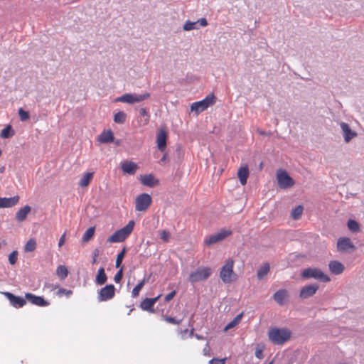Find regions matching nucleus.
<instances>
[{
  "instance_id": "1",
  "label": "nucleus",
  "mask_w": 364,
  "mask_h": 364,
  "mask_svg": "<svg viewBox=\"0 0 364 364\" xmlns=\"http://www.w3.org/2000/svg\"><path fill=\"white\" fill-rule=\"evenodd\" d=\"M291 332L285 328H272L269 330V339L274 345H282L291 337Z\"/></svg>"
},
{
  "instance_id": "2",
  "label": "nucleus",
  "mask_w": 364,
  "mask_h": 364,
  "mask_svg": "<svg viewBox=\"0 0 364 364\" xmlns=\"http://www.w3.org/2000/svg\"><path fill=\"white\" fill-rule=\"evenodd\" d=\"M134 225V220H129L124 227L115 231L109 236L107 239V242L109 243H117L124 241L133 231Z\"/></svg>"
},
{
  "instance_id": "3",
  "label": "nucleus",
  "mask_w": 364,
  "mask_h": 364,
  "mask_svg": "<svg viewBox=\"0 0 364 364\" xmlns=\"http://www.w3.org/2000/svg\"><path fill=\"white\" fill-rule=\"evenodd\" d=\"M301 276L304 279H314L321 282H328L331 280L330 277L323 273L319 268L308 267L304 269Z\"/></svg>"
},
{
  "instance_id": "4",
  "label": "nucleus",
  "mask_w": 364,
  "mask_h": 364,
  "mask_svg": "<svg viewBox=\"0 0 364 364\" xmlns=\"http://www.w3.org/2000/svg\"><path fill=\"white\" fill-rule=\"evenodd\" d=\"M150 97L149 92H144L142 94L136 93H125L118 97L114 101L117 102H123L129 105L141 102Z\"/></svg>"
},
{
  "instance_id": "5",
  "label": "nucleus",
  "mask_w": 364,
  "mask_h": 364,
  "mask_svg": "<svg viewBox=\"0 0 364 364\" xmlns=\"http://www.w3.org/2000/svg\"><path fill=\"white\" fill-rule=\"evenodd\" d=\"M215 97L214 94L208 95L203 100L192 103L191 109L196 114L205 110L209 106L214 105Z\"/></svg>"
},
{
  "instance_id": "6",
  "label": "nucleus",
  "mask_w": 364,
  "mask_h": 364,
  "mask_svg": "<svg viewBox=\"0 0 364 364\" xmlns=\"http://www.w3.org/2000/svg\"><path fill=\"white\" fill-rule=\"evenodd\" d=\"M212 270L210 267H198L189 274L188 280L192 284L204 281L210 276Z\"/></svg>"
},
{
  "instance_id": "7",
  "label": "nucleus",
  "mask_w": 364,
  "mask_h": 364,
  "mask_svg": "<svg viewBox=\"0 0 364 364\" xmlns=\"http://www.w3.org/2000/svg\"><path fill=\"white\" fill-rule=\"evenodd\" d=\"M234 262L232 259L228 260L225 264L221 267L220 272V277L221 280L228 284L233 281L232 277L235 276L233 272Z\"/></svg>"
},
{
  "instance_id": "8",
  "label": "nucleus",
  "mask_w": 364,
  "mask_h": 364,
  "mask_svg": "<svg viewBox=\"0 0 364 364\" xmlns=\"http://www.w3.org/2000/svg\"><path fill=\"white\" fill-rule=\"evenodd\" d=\"M232 232L230 230L227 229H221L218 232L212 234L207 237H205L204 240V243L208 246L215 244L218 242H220L225 239L227 237L232 235Z\"/></svg>"
},
{
  "instance_id": "9",
  "label": "nucleus",
  "mask_w": 364,
  "mask_h": 364,
  "mask_svg": "<svg viewBox=\"0 0 364 364\" xmlns=\"http://www.w3.org/2000/svg\"><path fill=\"white\" fill-rule=\"evenodd\" d=\"M152 199L149 194L141 193L139 195L135 201L136 211H146L151 203Z\"/></svg>"
},
{
  "instance_id": "10",
  "label": "nucleus",
  "mask_w": 364,
  "mask_h": 364,
  "mask_svg": "<svg viewBox=\"0 0 364 364\" xmlns=\"http://www.w3.org/2000/svg\"><path fill=\"white\" fill-rule=\"evenodd\" d=\"M278 185L280 188L286 189L291 187L294 184V179L288 174L286 171L279 170L277 174Z\"/></svg>"
},
{
  "instance_id": "11",
  "label": "nucleus",
  "mask_w": 364,
  "mask_h": 364,
  "mask_svg": "<svg viewBox=\"0 0 364 364\" xmlns=\"http://www.w3.org/2000/svg\"><path fill=\"white\" fill-rule=\"evenodd\" d=\"M115 287L113 284H107L98 291L97 299L99 301H106L114 296Z\"/></svg>"
},
{
  "instance_id": "12",
  "label": "nucleus",
  "mask_w": 364,
  "mask_h": 364,
  "mask_svg": "<svg viewBox=\"0 0 364 364\" xmlns=\"http://www.w3.org/2000/svg\"><path fill=\"white\" fill-rule=\"evenodd\" d=\"M3 294L6 297L11 305L14 308H21L26 304V297L23 298L20 296H16L14 294L8 291L3 292Z\"/></svg>"
},
{
  "instance_id": "13",
  "label": "nucleus",
  "mask_w": 364,
  "mask_h": 364,
  "mask_svg": "<svg viewBox=\"0 0 364 364\" xmlns=\"http://www.w3.org/2000/svg\"><path fill=\"white\" fill-rule=\"evenodd\" d=\"M25 297L26 301L38 306L45 307L50 304L43 296H36L32 293H26Z\"/></svg>"
},
{
  "instance_id": "14",
  "label": "nucleus",
  "mask_w": 364,
  "mask_h": 364,
  "mask_svg": "<svg viewBox=\"0 0 364 364\" xmlns=\"http://www.w3.org/2000/svg\"><path fill=\"white\" fill-rule=\"evenodd\" d=\"M319 287L316 284H309L301 288L299 296L301 299H307L316 294Z\"/></svg>"
},
{
  "instance_id": "15",
  "label": "nucleus",
  "mask_w": 364,
  "mask_h": 364,
  "mask_svg": "<svg viewBox=\"0 0 364 364\" xmlns=\"http://www.w3.org/2000/svg\"><path fill=\"white\" fill-rule=\"evenodd\" d=\"M167 132L164 129H160L156 135L157 147L160 151L164 152L166 148Z\"/></svg>"
},
{
  "instance_id": "16",
  "label": "nucleus",
  "mask_w": 364,
  "mask_h": 364,
  "mask_svg": "<svg viewBox=\"0 0 364 364\" xmlns=\"http://www.w3.org/2000/svg\"><path fill=\"white\" fill-rule=\"evenodd\" d=\"M340 127L343 132L345 142L348 143L352 139L357 136V133L350 129L348 124L341 122Z\"/></svg>"
},
{
  "instance_id": "17",
  "label": "nucleus",
  "mask_w": 364,
  "mask_h": 364,
  "mask_svg": "<svg viewBox=\"0 0 364 364\" xmlns=\"http://www.w3.org/2000/svg\"><path fill=\"white\" fill-rule=\"evenodd\" d=\"M337 248L340 252H346L348 249H351L352 250H355V246L353 244L350 238L340 237L338 240Z\"/></svg>"
},
{
  "instance_id": "18",
  "label": "nucleus",
  "mask_w": 364,
  "mask_h": 364,
  "mask_svg": "<svg viewBox=\"0 0 364 364\" xmlns=\"http://www.w3.org/2000/svg\"><path fill=\"white\" fill-rule=\"evenodd\" d=\"M160 296L154 298H146L144 299L140 304V307L144 310L150 313H154V305L158 301Z\"/></svg>"
},
{
  "instance_id": "19",
  "label": "nucleus",
  "mask_w": 364,
  "mask_h": 364,
  "mask_svg": "<svg viewBox=\"0 0 364 364\" xmlns=\"http://www.w3.org/2000/svg\"><path fill=\"white\" fill-rule=\"evenodd\" d=\"M19 196H14L10 198L0 197V208H11L19 202Z\"/></svg>"
},
{
  "instance_id": "20",
  "label": "nucleus",
  "mask_w": 364,
  "mask_h": 364,
  "mask_svg": "<svg viewBox=\"0 0 364 364\" xmlns=\"http://www.w3.org/2000/svg\"><path fill=\"white\" fill-rule=\"evenodd\" d=\"M121 168L123 172L129 175H133L137 170L138 166L134 162L124 161L121 163Z\"/></svg>"
},
{
  "instance_id": "21",
  "label": "nucleus",
  "mask_w": 364,
  "mask_h": 364,
  "mask_svg": "<svg viewBox=\"0 0 364 364\" xmlns=\"http://www.w3.org/2000/svg\"><path fill=\"white\" fill-rule=\"evenodd\" d=\"M287 298L288 292L284 289L277 291L273 295L274 300L280 306H283L285 304Z\"/></svg>"
},
{
  "instance_id": "22",
  "label": "nucleus",
  "mask_w": 364,
  "mask_h": 364,
  "mask_svg": "<svg viewBox=\"0 0 364 364\" xmlns=\"http://www.w3.org/2000/svg\"><path fill=\"white\" fill-rule=\"evenodd\" d=\"M328 268L331 272L336 275L341 274L344 270L343 264L337 260L331 261L328 264Z\"/></svg>"
},
{
  "instance_id": "23",
  "label": "nucleus",
  "mask_w": 364,
  "mask_h": 364,
  "mask_svg": "<svg viewBox=\"0 0 364 364\" xmlns=\"http://www.w3.org/2000/svg\"><path fill=\"white\" fill-rule=\"evenodd\" d=\"M113 132L110 130H104L99 136L98 141L102 144H108L114 141Z\"/></svg>"
},
{
  "instance_id": "24",
  "label": "nucleus",
  "mask_w": 364,
  "mask_h": 364,
  "mask_svg": "<svg viewBox=\"0 0 364 364\" xmlns=\"http://www.w3.org/2000/svg\"><path fill=\"white\" fill-rule=\"evenodd\" d=\"M141 182L144 186L152 188L159 183V180L152 174H146L141 176Z\"/></svg>"
},
{
  "instance_id": "25",
  "label": "nucleus",
  "mask_w": 364,
  "mask_h": 364,
  "mask_svg": "<svg viewBox=\"0 0 364 364\" xmlns=\"http://www.w3.org/2000/svg\"><path fill=\"white\" fill-rule=\"evenodd\" d=\"M31 207L28 205H25L23 208H21L16 213V219L18 222H23L26 220L27 215L31 211Z\"/></svg>"
},
{
  "instance_id": "26",
  "label": "nucleus",
  "mask_w": 364,
  "mask_h": 364,
  "mask_svg": "<svg viewBox=\"0 0 364 364\" xmlns=\"http://www.w3.org/2000/svg\"><path fill=\"white\" fill-rule=\"evenodd\" d=\"M107 280V276L105 274L104 267H100L95 277V284L97 285H103L106 283Z\"/></svg>"
},
{
  "instance_id": "27",
  "label": "nucleus",
  "mask_w": 364,
  "mask_h": 364,
  "mask_svg": "<svg viewBox=\"0 0 364 364\" xmlns=\"http://www.w3.org/2000/svg\"><path fill=\"white\" fill-rule=\"evenodd\" d=\"M238 178L240 179V182L242 185H245L247 183V179L249 176V170L247 166L240 167L238 170Z\"/></svg>"
},
{
  "instance_id": "28",
  "label": "nucleus",
  "mask_w": 364,
  "mask_h": 364,
  "mask_svg": "<svg viewBox=\"0 0 364 364\" xmlns=\"http://www.w3.org/2000/svg\"><path fill=\"white\" fill-rule=\"evenodd\" d=\"M269 264L267 262L263 263L257 271L258 279H262L269 272Z\"/></svg>"
},
{
  "instance_id": "29",
  "label": "nucleus",
  "mask_w": 364,
  "mask_h": 364,
  "mask_svg": "<svg viewBox=\"0 0 364 364\" xmlns=\"http://www.w3.org/2000/svg\"><path fill=\"white\" fill-rule=\"evenodd\" d=\"M347 226L349 230L353 233H356L360 231L359 223L353 219L348 220Z\"/></svg>"
},
{
  "instance_id": "30",
  "label": "nucleus",
  "mask_w": 364,
  "mask_h": 364,
  "mask_svg": "<svg viewBox=\"0 0 364 364\" xmlns=\"http://www.w3.org/2000/svg\"><path fill=\"white\" fill-rule=\"evenodd\" d=\"M56 274L60 280H64L68 274V270L64 265H59L56 269Z\"/></svg>"
},
{
  "instance_id": "31",
  "label": "nucleus",
  "mask_w": 364,
  "mask_h": 364,
  "mask_svg": "<svg viewBox=\"0 0 364 364\" xmlns=\"http://www.w3.org/2000/svg\"><path fill=\"white\" fill-rule=\"evenodd\" d=\"M304 210V208L302 205H299L296 206L291 213V216L294 220H298L301 218L302 213Z\"/></svg>"
},
{
  "instance_id": "32",
  "label": "nucleus",
  "mask_w": 364,
  "mask_h": 364,
  "mask_svg": "<svg viewBox=\"0 0 364 364\" xmlns=\"http://www.w3.org/2000/svg\"><path fill=\"white\" fill-rule=\"evenodd\" d=\"M92 176H93V173H86L83 176L82 178L80 179V182H79V185L81 186V187H86L89 185L92 178Z\"/></svg>"
},
{
  "instance_id": "33",
  "label": "nucleus",
  "mask_w": 364,
  "mask_h": 364,
  "mask_svg": "<svg viewBox=\"0 0 364 364\" xmlns=\"http://www.w3.org/2000/svg\"><path fill=\"white\" fill-rule=\"evenodd\" d=\"M127 114L123 111L117 112L114 116V122L117 124H123L126 121Z\"/></svg>"
},
{
  "instance_id": "34",
  "label": "nucleus",
  "mask_w": 364,
  "mask_h": 364,
  "mask_svg": "<svg viewBox=\"0 0 364 364\" xmlns=\"http://www.w3.org/2000/svg\"><path fill=\"white\" fill-rule=\"evenodd\" d=\"M14 135V132L11 125H7L1 130V137L8 139Z\"/></svg>"
},
{
  "instance_id": "35",
  "label": "nucleus",
  "mask_w": 364,
  "mask_h": 364,
  "mask_svg": "<svg viewBox=\"0 0 364 364\" xmlns=\"http://www.w3.org/2000/svg\"><path fill=\"white\" fill-rule=\"evenodd\" d=\"M95 230V227L89 228L82 235V241L85 242H88L94 236Z\"/></svg>"
},
{
  "instance_id": "36",
  "label": "nucleus",
  "mask_w": 364,
  "mask_h": 364,
  "mask_svg": "<svg viewBox=\"0 0 364 364\" xmlns=\"http://www.w3.org/2000/svg\"><path fill=\"white\" fill-rule=\"evenodd\" d=\"M184 31H191L194 29H199V26L196 21L192 22L191 21H186L183 26Z\"/></svg>"
},
{
  "instance_id": "37",
  "label": "nucleus",
  "mask_w": 364,
  "mask_h": 364,
  "mask_svg": "<svg viewBox=\"0 0 364 364\" xmlns=\"http://www.w3.org/2000/svg\"><path fill=\"white\" fill-rule=\"evenodd\" d=\"M126 252H127V248H126V247H124L123 249L122 250V251L120 252H119L118 255H117L116 262H115L116 268L120 267L122 260L125 256Z\"/></svg>"
},
{
  "instance_id": "38",
  "label": "nucleus",
  "mask_w": 364,
  "mask_h": 364,
  "mask_svg": "<svg viewBox=\"0 0 364 364\" xmlns=\"http://www.w3.org/2000/svg\"><path fill=\"white\" fill-rule=\"evenodd\" d=\"M36 247V242L34 239H30L24 247V251L26 252H33Z\"/></svg>"
},
{
  "instance_id": "39",
  "label": "nucleus",
  "mask_w": 364,
  "mask_h": 364,
  "mask_svg": "<svg viewBox=\"0 0 364 364\" xmlns=\"http://www.w3.org/2000/svg\"><path fill=\"white\" fill-rule=\"evenodd\" d=\"M146 279L144 278L133 289L132 291V297H136L139 295V291L144 287Z\"/></svg>"
},
{
  "instance_id": "40",
  "label": "nucleus",
  "mask_w": 364,
  "mask_h": 364,
  "mask_svg": "<svg viewBox=\"0 0 364 364\" xmlns=\"http://www.w3.org/2000/svg\"><path fill=\"white\" fill-rule=\"evenodd\" d=\"M242 317V314H238L232 321H231L225 328V330L232 328L239 323Z\"/></svg>"
},
{
  "instance_id": "41",
  "label": "nucleus",
  "mask_w": 364,
  "mask_h": 364,
  "mask_svg": "<svg viewBox=\"0 0 364 364\" xmlns=\"http://www.w3.org/2000/svg\"><path fill=\"white\" fill-rule=\"evenodd\" d=\"M18 259V252L16 250H14L9 255V262L11 265H14L16 263Z\"/></svg>"
},
{
  "instance_id": "42",
  "label": "nucleus",
  "mask_w": 364,
  "mask_h": 364,
  "mask_svg": "<svg viewBox=\"0 0 364 364\" xmlns=\"http://www.w3.org/2000/svg\"><path fill=\"white\" fill-rule=\"evenodd\" d=\"M18 115L21 121L24 122L29 119V113L23 108L18 109Z\"/></svg>"
},
{
  "instance_id": "43",
  "label": "nucleus",
  "mask_w": 364,
  "mask_h": 364,
  "mask_svg": "<svg viewBox=\"0 0 364 364\" xmlns=\"http://www.w3.org/2000/svg\"><path fill=\"white\" fill-rule=\"evenodd\" d=\"M123 277V268L121 267L114 277V281L115 283H119Z\"/></svg>"
},
{
  "instance_id": "44",
  "label": "nucleus",
  "mask_w": 364,
  "mask_h": 364,
  "mask_svg": "<svg viewBox=\"0 0 364 364\" xmlns=\"http://www.w3.org/2000/svg\"><path fill=\"white\" fill-rule=\"evenodd\" d=\"M139 115H140V117H145L146 122H148L149 120L150 115H149V113L148 110L146 109V108H144V107L141 108L139 109Z\"/></svg>"
},
{
  "instance_id": "45",
  "label": "nucleus",
  "mask_w": 364,
  "mask_h": 364,
  "mask_svg": "<svg viewBox=\"0 0 364 364\" xmlns=\"http://www.w3.org/2000/svg\"><path fill=\"white\" fill-rule=\"evenodd\" d=\"M160 238L164 242H168L169 240V238H170V232L166 230H162L160 232Z\"/></svg>"
},
{
  "instance_id": "46",
  "label": "nucleus",
  "mask_w": 364,
  "mask_h": 364,
  "mask_svg": "<svg viewBox=\"0 0 364 364\" xmlns=\"http://www.w3.org/2000/svg\"><path fill=\"white\" fill-rule=\"evenodd\" d=\"M73 291L71 290H68L64 288H60L58 291L57 294L58 296H62L63 294H65L67 296H70L72 294Z\"/></svg>"
},
{
  "instance_id": "47",
  "label": "nucleus",
  "mask_w": 364,
  "mask_h": 364,
  "mask_svg": "<svg viewBox=\"0 0 364 364\" xmlns=\"http://www.w3.org/2000/svg\"><path fill=\"white\" fill-rule=\"evenodd\" d=\"M99 255H100V250L97 248L95 249L92 252V262H91V263L92 264L97 263V257H99Z\"/></svg>"
},
{
  "instance_id": "48",
  "label": "nucleus",
  "mask_w": 364,
  "mask_h": 364,
  "mask_svg": "<svg viewBox=\"0 0 364 364\" xmlns=\"http://www.w3.org/2000/svg\"><path fill=\"white\" fill-rule=\"evenodd\" d=\"M165 320L170 323L176 324V325L179 324L181 321V320H178V319L176 318L175 317H171V316H166L165 318Z\"/></svg>"
},
{
  "instance_id": "49",
  "label": "nucleus",
  "mask_w": 364,
  "mask_h": 364,
  "mask_svg": "<svg viewBox=\"0 0 364 364\" xmlns=\"http://www.w3.org/2000/svg\"><path fill=\"white\" fill-rule=\"evenodd\" d=\"M225 358L223 359H218V358H213L209 361V364H225Z\"/></svg>"
},
{
  "instance_id": "50",
  "label": "nucleus",
  "mask_w": 364,
  "mask_h": 364,
  "mask_svg": "<svg viewBox=\"0 0 364 364\" xmlns=\"http://www.w3.org/2000/svg\"><path fill=\"white\" fill-rule=\"evenodd\" d=\"M176 294V291L175 290L171 291L169 294L166 295V296L164 297V301L166 302L171 301L174 297Z\"/></svg>"
},
{
  "instance_id": "51",
  "label": "nucleus",
  "mask_w": 364,
  "mask_h": 364,
  "mask_svg": "<svg viewBox=\"0 0 364 364\" xmlns=\"http://www.w3.org/2000/svg\"><path fill=\"white\" fill-rule=\"evenodd\" d=\"M198 25L199 26V28L200 26H206L208 25V21L206 20V18H199L198 21H196Z\"/></svg>"
},
{
  "instance_id": "52",
  "label": "nucleus",
  "mask_w": 364,
  "mask_h": 364,
  "mask_svg": "<svg viewBox=\"0 0 364 364\" xmlns=\"http://www.w3.org/2000/svg\"><path fill=\"white\" fill-rule=\"evenodd\" d=\"M65 233H64L61 237L59 239V241H58V247H61L63 246V245L64 244L65 242Z\"/></svg>"
},
{
  "instance_id": "53",
  "label": "nucleus",
  "mask_w": 364,
  "mask_h": 364,
  "mask_svg": "<svg viewBox=\"0 0 364 364\" xmlns=\"http://www.w3.org/2000/svg\"><path fill=\"white\" fill-rule=\"evenodd\" d=\"M255 356L259 359L262 358H263L262 350H259V349H257L255 351Z\"/></svg>"
},
{
  "instance_id": "54",
  "label": "nucleus",
  "mask_w": 364,
  "mask_h": 364,
  "mask_svg": "<svg viewBox=\"0 0 364 364\" xmlns=\"http://www.w3.org/2000/svg\"><path fill=\"white\" fill-rule=\"evenodd\" d=\"M167 154H164L162 158L161 159V161H165L166 160Z\"/></svg>"
},
{
  "instance_id": "55",
  "label": "nucleus",
  "mask_w": 364,
  "mask_h": 364,
  "mask_svg": "<svg viewBox=\"0 0 364 364\" xmlns=\"http://www.w3.org/2000/svg\"><path fill=\"white\" fill-rule=\"evenodd\" d=\"M4 167H3V168H1L0 169V172H3V171H4Z\"/></svg>"
},
{
  "instance_id": "56",
  "label": "nucleus",
  "mask_w": 364,
  "mask_h": 364,
  "mask_svg": "<svg viewBox=\"0 0 364 364\" xmlns=\"http://www.w3.org/2000/svg\"><path fill=\"white\" fill-rule=\"evenodd\" d=\"M187 331H188V329H185L183 332L187 333Z\"/></svg>"
},
{
  "instance_id": "57",
  "label": "nucleus",
  "mask_w": 364,
  "mask_h": 364,
  "mask_svg": "<svg viewBox=\"0 0 364 364\" xmlns=\"http://www.w3.org/2000/svg\"><path fill=\"white\" fill-rule=\"evenodd\" d=\"M3 244H4V245H6V241H4V242H3Z\"/></svg>"
}]
</instances>
